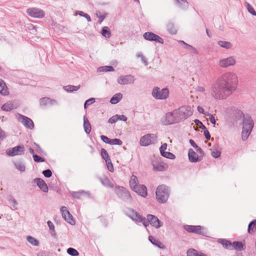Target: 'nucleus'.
<instances>
[{
	"label": "nucleus",
	"mask_w": 256,
	"mask_h": 256,
	"mask_svg": "<svg viewBox=\"0 0 256 256\" xmlns=\"http://www.w3.org/2000/svg\"><path fill=\"white\" fill-rule=\"evenodd\" d=\"M238 84V76L235 72H226L212 84L210 94L215 100H226L236 90Z\"/></svg>",
	"instance_id": "nucleus-1"
},
{
	"label": "nucleus",
	"mask_w": 256,
	"mask_h": 256,
	"mask_svg": "<svg viewBox=\"0 0 256 256\" xmlns=\"http://www.w3.org/2000/svg\"><path fill=\"white\" fill-rule=\"evenodd\" d=\"M254 122L250 116L245 114L242 119V138L243 140H246L248 138L254 127Z\"/></svg>",
	"instance_id": "nucleus-2"
},
{
	"label": "nucleus",
	"mask_w": 256,
	"mask_h": 256,
	"mask_svg": "<svg viewBox=\"0 0 256 256\" xmlns=\"http://www.w3.org/2000/svg\"><path fill=\"white\" fill-rule=\"evenodd\" d=\"M178 122L186 119L192 114L193 110L190 106H182L174 110Z\"/></svg>",
	"instance_id": "nucleus-3"
},
{
	"label": "nucleus",
	"mask_w": 256,
	"mask_h": 256,
	"mask_svg": "<svg viewBox=\"0 0 256 256\" xmlns=\"http://www.w3.org/2000/svg\"><path fill=\"white\" fill-rule=\"evenodd\" d=\"M156 198L160 203L166 202L169 196V190L168 188L164 185L158 186L156 192Z\"/></svg>",
	"instance_id": "nucleus-4"
},
{
	"label": "nucleus",
	"mask_w": 256,
	"mask_h": 256,
	"mask_svg": "<svg viewBox=\"0 0 256 256\" xmlns=\"http://www.w3.org/2000/svg\"><path fill=\"white\" fill-rule=\"evenodd\" d=\"M126 215L130 218L132 220L136 222H142L143 225L146 228L150 224L148 222H146L144 220V218H143L137 212L132 208H128L125 211Z\"/></svg>",
	"instance_id": "nucleus-5"
},
{
	"label": "nucleus",
	"mask_w": 256,
	"mask_h": 256,
	"mask_svg": "<svg viewBox=\"0 0 256 256\" xmlns=\"http://www.w3.org/2000/svg\"><path fill=\"white\" fill-rule=\"evenodd\" d=\"M161 122L162 124L165 126L179 122L174 110L166 112L162 118Z\"/></svg>",
	"instance_id": "nucleus-6"
},
{
	"label": "nucleus",
	"mask_w": 256,
	"mask_h": 256,
	"mask_svg": "<svg viewBox=\"0 0 256 256\" xmlns=\"http://www.w3.org/2000/svg\"><path fill=\"white\" fill-rule=\"evenodd\" d=\"M152 94L156 99L165 100L168 96L169 91L166 88L160 89L158 87H155L152 90Z\"/></svg>",
	"instance_id": "nucleus-7"
},
{
	"label": "nucleus",
	"mask_w": 256,
	"mask_h": 256,
	"mask_svg": "<svg viewBox=\"0 0 256 256\" xmlns=\"http://www.w3.org/2000/svg\"><path fill=\"white\" fill-rule=\"evenodd\" d=\"M236 62V58L234 56H230L219 60L218 64L220 68H226L230 66H234Z\"/></svg>",
	"instance_id": "nucleus-8"
},
{
	"label": "nucleus",
	"mask_w": 256,
	"mask_h": 256,
	"mask_svg": "<svg viewBox=\"0 0 256 256\" xmlns=\"http://www.w3.org/2000/svg\"><path fill=\"white\" fill-rule=\"evenodd\" d=\"M157 140V136L155 134H147L141 137L140 140V144L142 146H148L154 144Z\"/></svg>",
	"instance_id": "nucleus-9"
},
{
	"label": "nucleus",
	"mask_w": 256,
	"mask_h": 256,
	"mask_svg": "<svg viewBox=\"0 0 256 256\" xmlns=\"http://www.w3.org/2000/svg\"><path fill=\"white\" fill-rule=\"evenodd\" d=\"M115 192L118 196L124 202H130L132 197L128 191L122 186H116Z\"/></svg>",
	"instance_id": "nucleus-10"
},
{
	"label": "nucleus",
	"mask_w": 256,
	"mask_h": 256,
	"mask_svg": "<svg viewBox=\"0 0 256 256\" xmlns=\"http://www.w3.org/2000/svg\"><path fill=\"white\" fill-rule=\"evenodd\" d=\"M26 14L30 17L38 18H42L45 16L44 12L42 9L36 8H28Z\"/></svg>",
	"instance_id": "nucleus-11"
},
{
	"label": "nucleus",
	"mask_w": 256,
	"mask_h": 256,
	"mask_svg": "<svg viewBox=\"0 0 256 256\" xmlns=\"http://www.w3.org/2000/svg\"><path fill=\"white\" fill-rule=\"evenodd\" d=\"M135 78L131 74L122 75L117 78V82L120 85L132 84L134 82Z\"/></svg>",
	"instance_id": "nucleus-12"
},
{
	"label": "nucleus",
	"mask_w": 256,
	"mask_h": 256,
	"mask_svg": "<svg viewBox=\"0 0 256 256\" xmlns=\"http://www.w3.org/2000/svg\"><path fill=\"white\" fill-rule=\"evenodd\" d=\"M25 148L24 146H18L6 150V154L10 156L22 155L24 154Z\"/></svg>",
	"instance_id": "nucleus-13"
},
{
	"label": "nucleus",
	"mask_w": 256,
	"mask_h": 256,
	"mask_svg": "<svg viewBox=\"0 0 256 256\" xmlns=\"http://www.w3.org/2000/svg\"><path fill=\"white\" fill-rule=\"evenodd\" d=\"M144 38L148 41H154L162 44L164 42V40L158 35L152 32H146L143 34Z\"/></svg>",
	"instance_id": "nucleus-14"
},
{
	"label": "nucleus",
	"mask_w": 256,
	"mask_h": 256,
	"mask_svg": "<svg viewBox=\"0 0 256 256\" xmlns=\"http://www.w3.org/2000/svg\"><path fill=\"white\" fill-rule=\"evenodd\" d=\"M146 219L150 224L156 228H158L162 226V223L154 215L148 214Z\"/></svg>",
	"instance_id": "nucleus-15"
},
{
	"label": "nucleus",
	"mask_w": 256,
	"mask_h": 256,
	"mask_svg": "<svg viewBox=\"0 0 256 256\" xmlns=\"http://www.w3.org/2000/svg\"><path fill=\"white\" fill-rule=\"evenodd\" d=\"M60 212L63 218L66 222L72 225L74 224V220L72 216L66 207L62 206L60 209Z\"/></svg>",
	"instance_id": "nucleus-16"
},
{
	"label": "nucleus",
	"mask_w": 256,
	"mask_h": 256,
	"mask_svg": "<svg viewBox=\"0 0 256 256\" xmlns=\"http://www.w3.org/2000/svg\"><path fill=\"white\" fill-rule=\"evenodd\" d=\"M17 118L26 128L30 129L34 128V122L30 118L21 114H18Z\"/></svg>",
	"instance_id": "nucleus-17"
},
{
	"label": "nucleus",
	"mask_w": 256,
	"mask_h": 256,
	"mask_svg": "<svg viewBox=\"0 0 256 256\" xmlns=\"http://www.w3.org/2000/svg\"><path fill=\"white\" fill-rule=\"evenodd\" d=\"M186 230L188 232L204 234V228L200 226H186Z\"/></svg>",
	"instance_id": "nucleus-18"
},
{
	"label": "nucleus",
	"mask_w": 256,
	"mask_h": 256,
	"mask_svg": "<svg viewBox=\"0 0 256 256\" xmlns=\"http://www.w3.org/2000/svg\"><path fill=\"white\" fill-rule=\"evenodd\" d=\"M153 170L154 171L163 172L167 170L168 165L163 162H153Z\"/></svg>",
	"instance_id": "nucleus-19"
},
{
	"label": "nucleus",
	"mask_w": 256,
	"mask_h": 256,
	"mask_svg": "<svg viewBox=\"0 0 256 256\" xmlns=\"http://www.w3.org/2000/svg\"><path fill=\"white\" fill-rule=\"evenodd\" d=\"M34 181L37 184V185L42 191L44 192H48V186L43 180L40 178H36L34 180Z\"/></svg>",
	"instance_id": "nucleus-20"
},
{
	"label": "nucleus",
	"mask_w": 256,
	"mask_h": 256,
	"mask_svg": "<svg viewBox=\"0 0 256 256\" xmlns=\"http://www.w3.org/2000/svg\"><path fill=\"white\" fill-rule=\"evenodd\" d=\"M40 106H44L48 104L55 105L57 104V102L54 100H52L48 97L42 98L40 100Z\"/></svg>",
	"instance_id": "nucleus-21"
},
{
	"label": "nucleus",
	"mask_w": 256,
	"mask_h": 256,
	"mask_svg": "<svg viewBox=\"0 0 256 256\" xmlns=\"http://www.w3.org/2000/svg\"><path fill=\"white\" fill-rule=\"evenodd\" d=\"M133 190L138 194L144 198L146 197L148 194L146 187L144 184L139 185L138 186V190Z\"/></svg>",
	"instance_id": "nucleus-22"
},
{
	"label": "nucleus",
	"mask_w": 256,
	"mask_h": 256,
	"mask_svg": "<svg viewBox=\"0 0 256 256\" xmlns=\"http://www.w3.org/2000/svg\"><path fill=\"white\" fill-rule=\"evenodd\" d=\"M18 106L12 102H8L2 106V110L4 111H10L17 108Z\"/></svg>",
	"instance_id": "nucleus-23"
},
{
	"label": "nucleus",
	"mask_w": 256,
	"mask_h": 256,
	"mask_svg": "<svg viewBox=\"0 0 256 256\" xmlns=\"http://www.w3.org/2000/svg\"><path fill=\"white\" fill-rule=\"evenodd\" d=\"M188 156L190 162H196L199 160L198 156L192 149L189 150Z\"/></svg>",
	"instance_id": "nucleus-24"
},
{
	"label": "nucleus",
	"mask_w": 256,
	"mask_h": 256,
	"mask_svg": "<svg viewBox=\"0 0 256 256\" xmlns=\"http://www.w3.org/2000/svg\"><path fill=\"white\" fill-rule=\"evenodd\" d=\"M138 183V182L137 177L134 175H132L130 180V185L132 190H138V186H139Z\"/></svg>",
	"instance_id": "nucleus-25"
},
{
	"label": "nucleus",
	"mask_w": 256,
	"mask_h": 256,
	"mask_svg": "<svg viewBox=\"0 0 256 256\" xmlns=\"http://www.w3.org/2000/svg\"><path fill=\"white\" fill-rule=\"evenodd\" d=\"M232 250L242 251L244 250L245 244L242 242H234L232 243Z\"/></svg>",
	"instance_id": "nucleus-26"
},
{
	"label": "nucleus",
	"mask_w": 256,
	"mask_h": 256,
	"mask_svg": "<svg viewBox=\"0 0 256 256\" xmlns=\"http://www.w3.org/2000/svg\"><path fill=\"white\" fill-rule=\"evenodd\" d=\"M218 242L222 244L224 248L226 249L232 250V243L230 241L226 239L220 238L218 240Z\"/></svg>",
	"instance_id": "nucleus-27"
},
{
	"label": "nucleus",
	"mask_w": 256,
	"mask_h": 256,
	"mask_svg": "<svg viewBox=\"0 0 256 256\" xmlns=\"http://www.w3.org/2000/svg\"><path fill=\"white\" fill-rule=\"evenodd\" d=\"M148 240L154 245L157 247L162 249H164L165 248V246L160 241L156 239L153 236H149Z\"/></svg>",
	"instance_id": "nucleus-28"
},
{
	"label": "nucleus",
	"mask_w": 256,
	"mask_h": 256,
	"mask_svg": "<svg viewBox=\"0 0 256 256\" xmlns=\"http://www.w3.org/2000/svg\"><path fill=\"white\" fill-rule=\"evenodd\" d=\"M0 94L4 96L8 94V88L4 82L1 79H0Z\"/></svg>",
	"instance_id": "nucleus-29"
},
{
	"label": "nucleus",
	"mask_w": 256,
	"mask_h": 256,
	"mask_svg": "<svg viewBox=\"0 0 256 256\" xmlns=\"http://www.w3.org/2000/svg\"><path fill=\"white\" fill-rule=\"evenodd\" d=\"M166 29L171 34H175L177 32V29L173 22H168L166 24Z\"/></svg>",
	"instance_id": "nucleus-30"
},
{
	"label": "nucleus",
	"mask_w": 256,
	"mask_h": 256,
	"mask_svg": "<svg viewBox=\"0 0 256 256\" xmlns=\"http://www.w3.org/2000/svg\"><path fill=\"white\" fill-rule=\"evenodd\" d=\"M122 98V94L120 93L115 94L110 99V102L112 104H116L118 103Z\"/></svg>",
	"instance_id": "nucleus-31"
},
{
	"label": "nucleus",
	"mask_w": 256,
	"mask_h": 256,
	"mask_svg": "<svg viewBox=\"0 0 256 256\" xmlns=\"http://www.w3.org/2000/svg\"><path fill=\"white\" fill-rule=\"evenodd\" d=\"M84 127L85 132L88 134L91 131V126L86 116H84Z\"/></svg>",
	"instance_id": "nucleus-32"
},
{
	"label": "nucleus",
	"mask_w": 256,
	"mask_h": 256,
	"mask_svg": "<svg viewBox=\"0 0 256 256\" xmlns=\"http://www.w3.org/2000/svg\"><path fill=\"white\" fill-rule=\"evenodd\" d=\"M219 46L226 49H230L232 48V44L229 42L219 40L218 42Z\"/></svg>",
	"instance_id": "nucleus-33"
},
{
	"label": "nucleus",
	"mask_w": 256,
	"mask_h": 256,
	"mask_svg": "<svg viewBox=\"0 0 256 256\" xmlns=\"http://www.w3.org/2000/svg\"><path fill=\"white\" fill-rule=\"evenodd\" d=\"M80 88V86H72L68 85L66 86H64L63 88L64 90L67 92H72L74 91H76Z\"/></svg>",
	"instance_id": "nucleus-34"
},
{
	"label": "nucleus",
	"mask_w": 256,
	"mask_h": 256,
	"mask_svg": "<svg viewBox=\"0 0 256 256\" xmlns=\"http://www.w3.org/2000/svg\"><path fill=\"white\" fill-rule=\"evenodd\" d=\"M27 241L33 246H38L39 245V242L34 238L32 236H28L26 237Z\"/></svg>",
	"instance_id": "nucleus-35"
},
{
	"label": "nucleus",
	"mask_w": 256,
	"mask_h": 256,
	"mask_svg": "<svg viewBox=\"0 0 256 256\" xmlns=\"http://www.w3.org/2000/svg\"><path fill=\"white\" fill-rule=\"evenodd\" d=\"M188 256H206V254L199 252L194 250H189L187 252Z\"/></svg>",
	"instance_id": "nucleus-36"
},
{
	"label": "nucleus",
	"mask_w": 256,
	"mask_h": 256,
	"mask_svg": "<svg viewBox=\"0 0 256 256\" xmlns=\"http://www.w3.org/2000/svg\"><path fill=\"white\" fill-rule=\"evenodd\" d=\"M114 68L112 66H103L99 67L98 70V72H113Z\"/></svg>",
	"instance_id": "nucleus-37"
},
{
	"label": "nucleus",
	"mask_w": 256,
	"mask_h": 256,
	"mask_svg": "<svg viewBox=\"0 0 256 256\" xmlns=\"http://www.w3.org/2000/svg\"><path fill=\"white\" fill-rule=\"evenodd\" d=\"M101 34L104 37L106 38H108L111 36L110 31L108 26L103 27Z\"/></svg>",
	"instance_id": "nucleus-38"
},
{
	"label": "nucleus",
	"mask_w": 256,
	"mask_h": 256,
	"mask_svg": "<svg viewBox=\"0 0 256 256\" xmlns=\"http://www.w3.org/2000/svg\"><path fill=\"white\" fill-rule=\"evenodd\" d=\"M256 228V220H254L248 224V232L250 234L254 232V229Z\"/></svg>",
	"instance_id": "nucleus-39"
},
{
	"label": "nucleus",
	"mask_w": 256,
	"mask_h": 256,
	"mask_svg": "<svg viewBox=\"0 0 256 256\" xmlns=\"http://www.w3.org/2000/svg\"><path fill=\"white\" fill-rule=\"evenodd\" d=\"M246 6L248 11L252 16H256V12L254 10L253 7L248 2L246 4Z\"/></svg>",
	"instance_id": "nucleus-40"
},
{
	"label": "nucleus",
	"mask_w": 256,
	"mask_h": 256,
	"mask_svg": "<svg viewBox=\"0 0 256 256\" xmlns=\"http://www.w3.org/2000/svg\"><path fill=\"white\" fill-rule=\"evenodd\" d=\"M67 252L68 254L72 256H78L79 254V253L77 250L72 248H70L67 250Z\"/></svg>",
	"instance_id": "nucleus-41"
},
{
	"label": "nucleus",
	"mask_w": 256,
	"mask_h": 256,
	"mask_svg": "<svg viewBox=\"0 0 256 256\" xmlns=\"http://www.w3.org/2000/svg\"><path fill=\"white\" fill-rule=\"evenodd\" d=\"M136 57L140 58L142 62L144 64L145 66L148 65V62L147 59L144 56L142 53L138 52L136 54Z\"/></svg>",
	"instance_id": "nucleus-42"
},
{
	"label": "nucleus",
	"mask_w": 256,
	"mask_h": 256,
	"mask_svg": "<svg viewBox=\"0 0 256 256\" xmlns=\"http://www.w3.org/2000/svg\"><path fill=\"white\" fill-rule=\"evenodd\" d=\"M162 153L163 154H162V156L166 158H169L170 160H174L176 158L175 156L173 154H172L170 152H162Z\"/></svg>",
	"instance_id": "nucleus-43"
},
{
	"label": "nucleus",
	"mask_w": 256,
	"mask_h": 256,
	"mask_svg": "<svg viewBox=\"0 0 256 256\" xmlns=\"http://www.w3.org/2000/svg\"><path fill=\"white\" fill-rule=\"evenodd\" d=\"M101 155L102 158L105 160V162H106V160H110L108 154V152L104 148H102L101 150Z\"/></svg>",
	"instance_id": "nucleus-44"
},
{
	"label": "nucleus",
	"mask_w": 256,
	"mask_h": 256,
	"mask_svg": "<svg viewBox=\"0 0 256 256\" xmlns=\"http://www.w3.org/2000/svg\"><path fill=\"white\" fill-rule=\"evenodd\" d=\"M106 163L108 170L112 172H114V168L111 160H106Z\"/></svg>",
	"instance_id": "nucleus-45"
},
{
	"label": "nucleus",
	"mask_w": 256,
	"mask_h": 256,
	"mask_svg": "<svg viewBox=\"0 0 256 256\" xmlns=\"http://www.w3.org/2000/svg\"><path fill=\"white\" fill-rule=\"evenodd\" d=\"M101 182L103 185H104L106 187L113 188L114 185L111 183L110 180L108 178H106L104 180H101Z\"/></svg>",
	"instance_id": "nucleus-46"
},
{
	"label": "nucleus",
	"mask_w": 256,
	"mask_h": 256,
	"mask_svg": "<svg viewBox=\"0 0 256 256\" xmlns=\"http://www.w3.org/2000/svg\"><path fill=\"white\" fill-rule=\"evenodd\" d=\"M212 156L214 158H218L220 155V152L216 149H211Z\"/></svg>",
	"instance_id": "nucleus-47"
},
{
	"label": "nucleus",
	"mask_w": 256,
	"mask_h": 256,
	"mask_svg": "<svg viewBox=\"0 0 256 256\" xmlns=\"http://www.w3.org/2000/svg\"><path fill=\"white\" fill-rule=\"evenodd\" d=\"M177 3L181 8H186L188 6V2L186 0H176Z\"/></svg>",
	"instance_id": "nucleus-48"
},
{
	"label": "nucleus",
	"mask_w": 256,
	"mask_h": 256,
	"mask_svg": "<svg viewBox=\"0 0 256 256\" xmlns=\"http://www.w3.org/2000/svg\"><path fill=\"white\" fill-rule=\"evenodd\" d=\"M82 194H88V192H85L83 190H81V191H80V192H74L72 193V196L74 198H80V196Z\"/></svg>",
	"instance_id": "nucleus-49"
},
{
	"label": "nucleus",
	"mask_w": 256,
	"mask_h": 256,
	"mask_svg": "<svg viewBox=\"0 0 256 256\" xmlns=\"http://www.w3.org/2000/svg\"><path fill=\"white\" fill-rule=\"evenodd\" d=\"M118 120V114H116L110 118L108 119V122L112 124L116 123Z\"/></svg>",
	"instance_id": "nucleus-50"
},
{
	"label": "nucleus",
	"mask_w": 256,
	"mask_h": 256,
	"mask_svg": "<svg viewBox=\"0 0 256 256\" xmlns=\"http://www.w3.org/2000/svg\"><path fill=\"white\" fill-rule=\"evenodd\" d=\"M122 141L118 138L111 139V142L110 144L112 145H122Z\"/></svg>",
	"instance_id": "nucleus-51"
},
{
	"label": "nucleus",
	"mask_w": 256,
	"mask_h": 256,
	"mask_svg": "<svg viewBox=\"0 0 256 256\" xmlns=\"http://www.w3.org/2000/svg\"><path fill=\"white\" fill-rule=\"evenodd\" d=\"M205 115L208 116L209 118V120H210V122L213 124H216V120L214 118V116L210 114L208 112H206V114H205Z\"/></svg>",
	"instance_id": "nucleus-52"
},
{
	"label": "nucleus",
	"mask_w": 256,
	"mask_h": 256,
	"mask_svg": "<svg viewBox=\"0 0 256 256\" xmlns=\"http://www.w3.org/2000/svg\"><path fill=\"white\" fill-rule=\"evenodd\" d=\"M95 102V98H90L86 101L84 104V108H86L87 106H89Z\"/></svg>",
	"instance_id": "nucleus-53"
},
{
	"label": "nucleus",
	"mask_w": 256,
	"mask_h": 256,
	"mask_svg": "<svg viewBox=\"0 0 256 256\" xmlns=\"http://www.w3.org/2000/svg\"><path fill=\"white\" fill-rule=\"evenodd\" d=\"M16 168L20 172H24L25 170V166L24 164L21 163H18L16 164Z\"/></svg>",
	"instance_id": "nucleus-54"
},
{
	"label": "nucleus",
	"mask_w": 256,
	"mask_h": 256,
	"mask_svg": "<svg viewBox=\"0 0 256 256\" xmlns=\"http://www.w3.org/2000/svg\"><path fill=\"white\" fill-rule=\"evenodd\" d=\"M33 158L34 160L36 162H43L44 161V158L36 155V154H34L33 155Z\"/></svg>",
	"instance_id": "nucleus-55"
},
{
	"label": "nucleus",
	"mask_w": 256,
	"mask_h": 256,
	"mask_svg": "<svg viewBox=\"0 0 256 256\" xmlns=\"http://www.w3.org/2000/svg\"><path fill=\"white\" fill-rule=\"evenodd\" d=\"M100 138L104 142L110 144L111 142V139L109 138L106 136L102 135L100 136Z\"/></svg>",
	"instance_id": "nucleus-56"
},
{
	"label": "nucleus",
	"mask_w": 256,
	"mask_h": 256,
	"mask_svg": "<svg viewBox=\"0 0 256 256\" xmlns=\"http://www.w3.org/2000/svg\"><path fill=\"white\" fill-rule=\"evenodd\" d=\"M42 174L46 178H50L52 175V172L50 170H44L42 172Z\"/></svg>",
	"instance_id": "nucleus-57"
},
{
	"label": "nucleus",
	"mask_w": 256,
	"mask_h": 256,
	"mask_svg": "<svg viewBox=\"0 0 256 256\" xmlns=\"http://www.w3.org/2000/svg\"><path fill=\"white\" fill-rule=\"evenodd\" d=\"M166 148H167V144L166 143H164L161 146L160 148V150L161 155L162 154H163L162 152H166Z\"/></svg>",
	"instance_id": "nucleus-58"
},
{
	"label": "nucleus",
	"mask_w": 256,
	"mask_h": 256,
	"mask_svg": "<svg viewBox=\"0 0 256 256\" xmlns=\"http://www.w3.org/2000/svg\"><path fill=\"white\" fill-rule=\"evenodd\" d=\"M196 90L198 92L204 93L206 92V89L204 87L202 86H198L196 88Z\"/></svg>",
	"instance_id": "nucleus-59"
},
{
	"label": "nucleus",
	"mask_w": 256,
	"mask_h": 256,
	"mask_svg": "<svg viewBox=\"0 0 256 256\" xmlns=\"http://www.w3.org/2000/svg\"><path fill=\"white\" fill-rule=\"evenodd\" d=\"M47 224L50 230H52L54 232V225L53 223L51 221L48 220V221Z\"/></svg>",
	"instance_id": "nucleus-60"
},
{
	"label": "nucleus",
	"mask_w": 256,
	"mask_h": 256,
	"mask_svg": "<svg viewBox=\"0 0 256 256\" xmlns=\"http://www.w3.org/2000/svg\"><path fill=\"white\" fill-rule=\"evenodd\" d=\"M204 135L206 138L207 140H210V134L209 133V132L208 130L207 129H206V130H204Z\"/></svg>",
	"instance_id": "nucleus-61"
},
{
	"label": "nucleus",
	"mask_w": 256,
	"mask_h": 256,
	"mask_svg": "<svg viewBox=\"0 0 256 256\" xmlns=\"http://www.w3.org/2000/svg\"><path fill=\"white\" fill-rule=\"evenodd\" d=\"M181 43L183 44L184 45V48L186 49H187L188 50H191L192 48V46L191 45H190L188 44H186L185 42H184V41H180V42Z\"/></svg>",
	"instance_id": "nucleus-62"
},
{
	"label": "nucleus",
	"mask_w": 256,
	"mask_h": 256,
	"mask_svg": "<svg viewBox=\"0 0 256 256\" xmlns=\"http://www.w3.org/2000/svg\"><path fill=\"white\" fill-rule=\"evenodd\" d=\"M197 110H198V112L200 113V114H204L205 115V114H206V112H204V109L200 106H198L197 107Z\"/></svg>",
	"instance_id": "nucleus-63"
},
{
	"label": "nucleus",
	"mask_w": 256,
	"mask_h": 256,
	"mask_svg": "<svg viewBox=\"0 0 256 256\" xmlns=\"http://www.w3.org/2000/svg\"><path fill=\"white\" fill-rule=\"evenodd\" d=\"M118 120L126 122L127 120V118L124 115H118Z\"/></svg>",
	"instance_id": "nucleus-64"
}]
</instances>
